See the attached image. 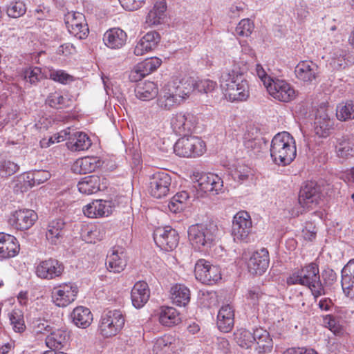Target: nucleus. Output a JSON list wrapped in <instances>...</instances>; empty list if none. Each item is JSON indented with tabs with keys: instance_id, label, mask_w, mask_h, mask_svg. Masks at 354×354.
Segmentation results:
<instances>
[{
	"instance_id": "aec40b11",
	"label": "nucleus",
	"mask_w": 354,
	"mask_h": 354,
	"mask_svg": "<svg viewBox=\"0 0 354 354\" xmlns=\"http://www.w3.org/2000/svg\"><path fill=\"white\" fill-rule=\"evenodd\" d=\"M269 263L268 251L266 248H262L252 254L248 261V267L252 274L261 275L266 271Z\"/></svg>"
},
{
	"instance_id": "cd10ccee",
	"label": "nucleus",
	"mask_w": 354,
	"mask_h": 354,
	"mask_svg": "<svg viewBox=\"0 0 354 354\" xmlns=\"http://www.w3.org/2000/svg\"><path fill=\"white\" fill-rule=\"evenodd\" d=\"M149 296L150 290L148 284L143 281H138L131 290L132 304L136 308H140L148 301Z\"/></svg>"
},
{
	"instance_id": "69168bd1",
	"label": "nucleus",
	"mask_w": 354,
	"mask_h": 354,
	"mask_svg": "<svg viewBox=\"0 0 354 354\" xmlns=\"http://www.w3.org/2000/svg\"><path fill=\"white\" fill-rule=\"evenodd\" d=\"M168 207L171 212L176 213L183 210L185 208V204L174 196L168 204Z\"/></svg>"
},
{
	"instance_id": "393cba45",
	"label": "nucleus",
	"mask_w": 354,
	"mask_h": 354,
	"mask_svg": "<svg viewBox=\"0 0 354 354\" xmlns=\"http://www.w3.org/2000/svg\"><path fill=\"white\" fill-rule=\"evenodd\" d=\"M113 208L109 201L96 200L83 209L84 215L89 218L107 216L112 213Z\"/></svg>"
},
{
	"instance_id": "5701e85b",
	"label": "nucleus",
	"mask_w": 354,
	"mask_h": 354,
	"mask_svg": "<svg viewBox=\"0 0 354 354\" xmlns=\"http://www.w3.org/2000/svg\"><path fill=\"white\" fill-rule=\"evenodd\" d=\"M160 41V35L156 31H150L145 34L137 43L134 54L137 56L154 50Z\"/></svg>"
},
{
	"instance_id": "680f3d73",
	"label": "nucleus",
	"mask_w": 354,
	"mask_h": 354,
	"mask_svg": "<svg viewBox=\"0 0 354 354\" xmlns=\"http://www.w3.org/2000/svg\"><path fill=\"white\" fill-rule=\"evenodd\" d=\"M256 72L266 87H267V85L274 80L268 75L261 64H257Z\"/></svg>"
},
{
	"instance_id": "dca6fc26",
	"label": "nucleus",
	"mask_w": 354,
	"mask_h": 354,
	"mask_svg": "<svg viewBox=\"0 0 354 354\" xmlns=\"http://www.w3.org/2000/svg\"><path fill=\"white\" fill-rule=\"evenodd\" d=\"M64 270L62 263L50 258L41 261L36 268L37 276L41 279H53L61 276Z\"/></svg>"
},
{
	"instance_id": "a878e982",
	"label": "nucleus",
	"mask_w": 354,
	"mask_h": 354,
	"mask_svg": "<svg viewBox=\"0 0 354 354\" xmlns=\"http://www.w3.org/2000/svg\"><path fill=\"white\" fill-rule=\"evenodd\" d=\"M216 324L218 328L223 333L232 330L234 324V312L230 305H225L221 308L218 313Z\"/></svg>"
},
{
	"instance_id": "c9c22d12",
	"label": "nucleus",
	"mask_w": 354,
	"mask_h": 354,
	"mask_svg": "<svg viewBox=\"0 0 354 354\" xmlns=\"http://www.w3.org/2000/svg\"><path fill=\"white\" fill-rule=\"evenodd\" d=\"M136 95L138 98L147 101L154 98L158 93L157 85L153 82H145L139 83L135 89Z\"/></svg>"
},
{
	"instance_id": "de8ad7c7",
	"label": "nucleus",
	"mask_w": 354,
	"mask_h": 354,
	"mask_svg": "<svg viewBox=\"0 0 354 354\" xmlns=\"http://www.w3.org/2000/svg\"><path fill=\"white\" fill-rule=\"evenodd\" d=\"M9 319L10 324L12 326L13 330L17 333H21L26 328L24 315L20 309H14L9 313Z\"/></svg>"
},
{
	"instance_id": "6e6d98bb",
	"label": "nucleus",
	"mask_w": 354,
	"mask_h": 354,
	"mask_svg": "<svg viewBox=\"0 0 354 354\" xmlns=\"http://www.w3.org/2000/svg\"><path fill=\"white\" fill-rule=\"evenodd\" d=\"M26 7L22 1H15L11 3L7 8V14L12 18H17L26 13Z\"/></svg>"
},
{
	"instance_id": "473e14b6",
	"label": "nucleus",
	"mask_w": 354,
	"mask_h": 354,
	"mask_svg": "<svg viewBox=\"0 0 354 354\" xmlns=\"http://www.w3.org/2000/svg\"><path fill=\"white\" fill-rule=\"evenodd\" d=\"M69 339L68 333L64 330L50 331L46 338V344L50 350H60L67 344Z\"/></svg>"
},
{
	"instance_id": "9d476101",
	"label": "nucleus",
	"mask_w": 354,
	"mask_h": 354,
	"mask_svg": "<svg viewBox=\"0 0 354 354\" xmlns=\"http://www.w3.org/2000/svg\"><path fill=\"white\" fill-rule=\"evenodd\" d=\"M153 239L161 250L171 251L176 248L179 241L177 232L170 227H158L153 232Z\"/></svg>"
},
{
	"instance_id": "7ed1b4c3",
	"label": "nucleus",
	"mask_w": 354,
	"mask_h": 354,
	"mask_svg": "<svg viewBox=\"0 0 354 354\" xmlns=\"http://www.w3.org/2000/svg\"><path fill=\"white\" fill-rule=\"evenodd\" d=\"M287 283L306 286L315 297L325 293L320 280L319 266L314 262L310 263L293 272L287 278Z\"/></svg>"
},
{
	"instance_id": "f03ea898",
	"label": "nucleus",
	"mask_w": 354,
	"mask_h": 354,
	"mask_svg": "<svg viewBox=\"0 0 354 354\" xmlns=\"http://www.w3.org/2000/svg\"><path fill=\"white\" fill-rule=\"evenodd\" d=\"M270 156L277 165H288L297 156L295 140L287 131L276 134L272 140Z\"/></svg>"
},
{
	"instance_id": "4468645a",
	"label": "nucleus",
	"mask_w": 354,
	"mask_h": 354,
	"mask_svg": "<svg viewBox=\"0 0 354 354\" xmlns=\"http://www.w3.org/2000/svg\"><path fill=\"white\" fill-rule=\"evenodd\" d=\"M37 213L29 209L16 211L9 219L10 224L18 230H27L30 228L37 220Z\"/></svg>"
},
{
	"instance_id": "49530a36",
	"label": "nucleus",
	"mask_w": 354,
	"mask_h": 354,
	"mask_svg": "<svg viewBox=\"0 0 354 354\" xmlns=\"http://www.w3.org/2000/svg\"><path fill=\"white\" fill-rule=\"evenodd\" d=\"M23 75L27 82L35 85L44 78L41 68L37 66L25 68L23 71Z\"/></svg>"
},
{
	"instance_id": "4c0bfd02",
	"label": "nucleus",
	"mask_w": 354,
	"mask_h": 354,
	"mask_svg": "<svg viewBox=\"0 0 354 354\" xmlns=\"http://www.w3.org/2000/svg\"><path fill=\"white\" fill-rule=\"evenodd\" d=\"M106 265L109 272L120 273L124 270L127 266V261L123 252L118 253L116 251H113L107 256Z\"/></svg>"
},
{
	"instance_id": "6ab92c4d",
	"label": "nucleus",
	"mask_w": 354,
	"mask_h": 354,
	"mask_svg": "<svg viewBox=\"0 0 354 354\" xmlns=\"http://www.w3.org/2000/svg\"><path fill=\"white\" fill-rule=\"evenodd\" d=\"M66 25L69 32L80 39L85 38L88 34V28L85 23L84 15L80 12L68 15Z\"/></svg>"
},
{
	"instance_id": "1a4fd4ad",
	"label": "nucleus",
	"mask_w": 354,
	"mask_h": 354,
	"mask_svg": "<svg viewBox=\"0 0 354 354\" xmlns=\"http://www.w3.org/2000/svg\"><path fill=\"white\" fill-rule=\"evenodd\" d=\"M171 176L165 171L154 173L150 178L149 192L156 198H162L169 192Z\"/></svg>"
},
{
	"instance_id": "72a5a7b5",
	"label": "nucleus",
	"mask_w": 354,
	"mask_h": 354,
	"mask_svg": "<svg viewBox=\"0 0 354 354\" xmlns=\"http://www.w3.org/2000/svg\"><path fill=\"white\" fill-rule=\"evenodd\" d=\"M181 103V99L177 98L170 91L168 85H165L162 89L157 100L158 107L164 110H171Z\"/></svg>"
},
{
	"instance_id": "f257e3e1",
	"label": "nucleus",
	"mask_w": 354,
	"mask_h": 354,
	"mask_svg": "<svg viewBox=\"0 0 354 354\" xmlns=\"http://www.w3.org/2000/svg\"><path fill=\"white\" fill-rule=\"evenodd\" d=\"M241 69L224 71L220 77L221 87L225 97L230 102L245 101L250 96L249 85Z\"/></svg>"
},
{
	"instance_id": "e433bc0d",
	"label": "nucleus",
	"mask_w": 354,
	"mask_h": 354,
	"mask_svg": "<svg viewBox=\"0 0 354 354\" xmlns=\"http://www.w3.org/2000/svg\"><path fill=\"white\" fill-rule=\"evenodd\" d=\"M64 225V222L60 218L49 223L46 229V237L51 244H57L62 237Z\"/></svg>"
},
{
	"instance_id": "052dcab7",
	"label": "nucleus",
	"mask_w": 354,
	"mask_h": 354,
	"mask_svg": "<svg viewBox=\"0 0 354 354\" xmlns=\"http://www.w3.org/2000/svg\"><path fill=\"white\" fill-rule=\"evenodd\" d=\"M324 324L328 326L330 330L333 331L335 333L340 331L341 326L338 323L337 319L335 316L328 315L324 317Z\"/></svg>"
},
{
	"instance_id": "a19ab883",
	"label": "nucleus",
	"mask_w": 354,
	"mask_h": 354,
	"mask_svg": "<svg viewBox=\"0 0 354 354\" xmlns=\"http://www.w3.org/2000/svg\"><path fill=\"white\" fill-rule=\"evenodd\" d=\"M160 322L166 326L178 324L180 318L177 310L172 307H164L161 309L159 316Z\"/></svg>"
},
{
	"instance_id": "f3484780",
	"label": "nucleus",
	"mask_w": 354,
	"mask_h": 354,
	"mask_svg": "<svg viewBox=\"0 0 354 354\" xmlns=\"http://www.w3.org/2000/svg\"><path fill=\"white\" fill-rule=\"evenodd\" d=\"M223 182L221 177L214 174H202L197 180L194 187L203 193L218 194L223 189Z\"/></svg>"
},
{
	"instance_id": "58836bf2",
	"label": "nucleus",
	"mask_w": 354,
	"mask_h": 354,
	"mask_svg": "<svg viewBox=\"0 0 354 354\" xmlns=\"http://www.w3.org/2000/svg\"><path fill=\"white\" fill-rule=\"evenodd\" d=\"M167 10V4L165 0H156L153 7L149 10L147 17L146 23L149 26L160 24V20L165 15Z\"/></svg>"
},
{
	"instance_id": "0e129e2a",
	"label": "nucleus",
	"mask_w": 354,
	"mask_h": 354,
	"mask_svg": "<svg viewBox=\"0 0 354 354\" xmlns=\"http://www.w3.org/2000/svg\"><path fill=\"white\" fill-rule=\"evenodd\" d=\"M37 325L35 326L34 330L36 333H50L52 330V327L50 326L49 323L46 320H39L38 321Z\"/></svg>"
},
{
	"instance_id": "423d86ee",
	"label": "nucleus",
	"mask_w": 354,
	"mask_h": 354,
	"mask_svg": "<svg viewBox=\"0 0 354 354\" xmlns=\"http://www.w3.org/2000/svg\"><path fill=\"white\" fill-rule=\"evenodd\" d=\"M124 322V317L120 310L104 311L100 322V333L104 337L115 336L123 328Z\"/></svg>"
},
{
	"instance_id": "7c9ffc66",
	"label": "nucleus",
	"mask_w": 354,
	"mask_h": 354,
	"mask_svg": "<svg viewBox=\"0 0 354 354\" xmlns=\"http://www.w3.org/2000/svg\"><path fill=\"white\" fill-rule=\"evenodd\" d=\"M127 35L120 28H115L107 30L103 37L105 45L113 49L122 48L126 43Z\"/></svg>"
},
{
	"instance_id": "412c9836",
	"label": "nucleus",
	"mask_w": 354,
	"mask_h": 354,
	"mask_svg": "<svg viewBox=\"0 0 354 354\" xmlns=\"http://www.w3.org/2000/svg\"><path fill=\"white\" fill-rule=\"evenodd\" d=\"M50 177V174L47 171H36L32 174H27L18 177L16 186H19L21 192H26L28 188L46 182Z\"/></svg>"
},
{
	"instance_id": "c85d7f7f",
	"label": "nucleus",
	"mask_w": 354,
	"mask_h": 354,
	"mask_svg": "<svg viewBox=\"0 0 354 354\" xmlns=\"http://www.w3.org/2000/svg\"><path fill=\"white\" fill-rule=\"evenodd\" d=\"M296 77L304 82H311L318 75V66L311 61L299 62L295 69Z\"/></svg>"
},
{
	"instance_id": "6e6552de",
	"label": "nucleus",
	"mask_w": 354,
	"mask_h": 354,
	"mask_svg": "<svg viewBox=\"0 0 354 354\" xmlns=\"http://www.w3.org/2000/svg\"><path fill=\"white\" fill-rule=\"evenodd\" d=\"M266 88L272 97L280 102H289L296 97L295 88L283 80L274 79L267 85Z\"/></svg>"
},
{
	"instance_id": "f704fd0d",
	"label": "nucleus",
	"mask_w": 354,
	"mask_h": 354,
	"mask_svg": "<svg viewBox=\"0 0 354 354\" xmlns=\"http://www.w3.org/2000/svg\"><path fill=\"white\" fill-rule=\"evenodd\" d=\"M73 324L79 328L88 327L93 321V315L88 308L76 307L71 313Z\"/></svg>"
},
{
	"instance_id": "0eeeda50",
	"label": "nucleus",
	"mask_w": 354,
	"mask_h": 354,
	"mask_svg": "<svg viewBox=\"0 0 354 354\" xmlns=\"http://www.w3.org/2000/svg\"><path fill=\"white\" fill-rule=\"evenodd\" d=\"M194 274L198 281L207 285L214 284L221 279L218 268L203 259L196 263Z\"/></svg>"
},
{
	"instance_id": "5fc2aeb1",
	"label": "nucleus",
	"mask_w": 354,
	"mask_h": 354,
	"mask_svg": "<svg viewBox=\"0 0 354 354\" xmlns=\"http://www.w3.org/2000/svg\"><path fill=\"white\" fill-rule=\"evenodd\" d=\"M254 24L249 19H242L237 25L235 32L241 37H248L254 30Z\"/></svg>"
},
{
	"instance_id": "8fccbe9b",
	"label": "nucleus",
	"mask_w": 354,
	"mask_h": 354,
	"mask_svg": "<svg viewBox=\"0 0 354 354\" xmlns=\"http://www.w3.org/2000/svg\"><path fill=\"white\" fill-rule=\"evenodd\" d=\"M69 99L66 98L59 93H50L46 100V103L54 109H64L69 106Z\"/></svg>"
},
{
	"instance_id": "c03bdc74",
	"label": "nucleus",
	"mask_w": 354,
	"mask_h": 354,
	"mask_svg": "<svg viewBox=\"0 0 354 354\" xmlns=\"http://www.w3.org/2000/svg\"><path fill=\"white\" fill-rule=\"evenodd\" d=\"M337 118L340 121L354 119V102L348 101L337 105L336 109Z\"/></svg>"
},
{
	"instance_id": "864d4df0",
	"label": "nucleus",
	"mask_w": 354,
	"mask_h": 354,
	"mask_svg": "<svg viewBox=\"0 0 354 354\" xmlns=\"http://www.w3.org/2000/svg\"><path fill=\"white\" fill-rule=\"evenodd\" d=\"M19 169V165L10 160L0 161V176L1 177L10 176L16 173Z\"/></svg>"
},
{
	"instance_id": "79ce46f5",
	"label": "nucleus",
	"mask_w": 354,
	"mask_h": 354,
	"mask_svg": "<svg viewBox=\"0 0 354 354\" xmlns=\"http://www.w3.org/2000/svg\"><path fill=\"white\" fill-rule=\"evenodd\" d=\"M336 152L339 157L343 158L354 156V143L347 137L343 136L337 140Z\"/></svg>"
},
{
	"instance_id": "e2e57ef3",
	"label": "nucleus",
	"mask_w": 354,
	"mask_h": 354,
	"mask_svg": "<svg viewBox=\"0 0 354 354\" xmlns=\"http://www.w3.org/2000/svg\"><path fill=\"white\" fill-rule=\"evenodd\" d=\"M76 52L75 47L71 43H66L61 45L57 50L58 55L65 56L72 55Z\"/></svg>"
},
{
	"instance_id": "c756f323",
	"label": "nucleus",
	"mask_w": 354,
	"mask_h": 354,
	"mask_svg": "<svg viewBox=\"0 0 354 354\" xmlns=\"http://www.w3.org/2000/svg\"><path fill=\"white\" fill-rule=\"evenodd\" d=\"M68 141L66 145L71 151H80L87 150L91 146V140L87 134L77 131L73 134L68 133Z\"/></svg>"
},
{
	"instance_id": "09e8293b",
	"label": "nucleus",
	"mask_w": 354,
	"mask_h": 354,
	"mask_svg": "<svg viewBox=\"0 0 354 354\" xmlns=\"http://www.w3.org/2000/svg\"><path fill=\"white\" fill-rule=\"evenodd\" d=\"M162 61L158 57H151L146 59L137 64L138 70L145 75V76L156 71L160 65Z\"/></svg>"
},
{
	"instance_id": "9b49d317",
	"label": "nucleus",
	"mask_w": 354,
	"mask_h": 354,
	"mask_svg": "<svg viewBox=\"0 0 354 354\" xmlns=\"http://www.w3.org/2000/svg\"><path fill=\"white\" fill-rule=\"evenodd\" d=\"M252 229V221L246 212H239L232 222V235L235 241H247Z\"/></svg>"
},
{
	"instance_id": "bf43d9fd",
	"label": "nucleus",
	"mask_w": 354,
	"mask_h": 354,
	"mask_svg": "<svg viewBox=\"0 0 354 354\" xmlns=\"http://www.w3.org/2000/svg\"><path fill=\"white\" fill-rule=\"evenodd\" d=\"M146 0H119L121 6L127 10H136L141 8Z\"/></svg>"
},
{
	"instance_id": "3c124183",
	"label": "nucleus",
	"mask_w": 354,
	"mask_h": 354,
	"mask_svg": "<svg viewBox=\"0 0 354 354\" xmlns=\"http://www.w3.org/2000/svg\"><path fill=\"white\" fill-rule=\"evenodd\" d=\"M194 89L201 93L211 95L217 89V83L209 79L200 80L194 82Z\"/></svg>"
},
{
	"instance_id": "a18cd8bd",
	"label": "nucleus",
	"mask_w": 354,
	"mask_h": 354,
	"mask_svg": "<svg viewBox=\"0 0 354 354\" xmlns=\"http://www.w3.org/2000/svg\"><path fill=\"white\" fill-rule=\"evenodd\" d=\"M234 339L236 344L245 348H248L254 344V337L252 332L245 329H239L234 333Z\"/></svg>"
},
{
	"instance_id": "a211bd4d",
	"label": "nucleus",
	"mask_w": 354,
	"mask_h": 354,
	"mask_svg": "<svg viewBox=\"0 0 354 354\" xmlns=\"http://www.w3.org/2000/svg\"><path fill=\"white\" fill-rule=\"evenodd\" d=\"M325 106H320L317 109L314 123V131L320 138H326L330 133L333 122L330 120Z\"/></svg>"
},
{
	"instance_id": "4d7b16f0",
	"label": "nucleus",
	"mask_w": 354,
	"mask_h": 354,
	"mask_svg": "<svg viewBox=\"0 0 354 354\" xmlns=\"http://www.w3.org/2000/svg\"><path fill=\"white\" fill-rule=\"evenodd\" d=\"M257 347L256 348L258 350L259 353H267L270 352L272 348V340L270 337L269 333L267 332V338L263 337L259 339L257 343Z\"/></svg>"
},
{
	"instance_id": "37998d69",
	"label": "nucleus",
	"mask_w": 354,
	"mask_h": 354,
	"mask_svg": "<svg viewBox=\"0 0 354 354\" xmlns=\"http://www.w3.org/2000/svg\"><path fill=\"white\" fill-rule=\"evenodd\" d=\"M342 286L346 290L354 288V259L348 261L342 271Z\"/></svg>"
},
{
	"instance_id": "ddd939ff",
	"label": "nucleus",
	"mask_w": 354,
	"mask_h": 354,
	"mask_svg": "<svg viewBox=\"0 0 354 354\" xmlns=\"http://www.w3.org/2000/svg\"><path fill=\"white\" fill-rule=\"evenodd\" d=\"M77 294V288L71 283H63L54 288L53 299L59 307H66L75 301Z\"/></svg>"
},
{
	"instance_id": "2eb2a0df",
	"label": "nucleus",
	"mask_w": 354,
	"mask_h": 354,
	"mask_svg": "<svg viewBox=\"0 0 354 354\" xmlns=\"http://www.w3.org/2000/svg\"><path fill=\"white\" fill-rule=\"evenodd\" d=\"M320 198L319 188L315 182L306 183L299 194V204L304 209L311 208L318 203Z\"/></svg>"
},
{
	"instance_id": "20e7f679",
	"label": "nucleus",
	"mask_w": 354,
	"mask_h": 354,
	"mask_svg": "<svg viewBox=\"0 0 354 354\" xmlns=\"http://www.w3.org/2000/svg\"><path fill=\"white\" fill-rule=\"evenodd\" d=\"M217 232L218 227L214 222L192 225L187 232L192 245L201 251H205L214 245Z\"/></svg>"
},
{
	"instance_id": "603ef678",
	"label": "nucleus",
	"mask_w": 354,
	"mask_h": 354,
	"mask_svg": "<svg viewBox=\"0 0 354 354\" xmlns=\"http://www.w3.org/2000/svg\"><path fill=\"white\" fill-rule=\"evenodd\" d=\"M171 342L165 337L157 339L153 346L152 354H171Z\"/></svg>"
},
{
	"instance_id": "f8f14e48",
	"label": "nucleus",
	"mask_w": 354,
	"mask_h": 354,
	"mask_svg": "<svg viewBox=\"0 0 354 354\" xmlns=\"http://www.w3.org/2000/svg\"><path fill=\"white\" fill-rule=\"evenodd\" d=\"M171 125L177 135L187 136L195 127V116L190 113H177L171 118Z\"/></svg>"
},
{
	"instance_id": "774afa93",
	"label": "nucleus",
	"mask_w": 354,
	"mask_h": 354,
	"mask_svg": "<svg viewBox=\"0 0 354 354\" xmlns=\"http://www.w3.org/2000/svg\"><path fill=\"white\" fill-rule=\"evenodd\" d=\"M70 77L68 74L62 71H53L50 73V78L52 80L62 84H65Z\"/></svg>"
},
{
	"instance_id": "39448f33",
	"label": "nucleus",
	"mask_w": 354,
	"mask_h": 354,
	"mask_svg": "<svg viewBox=\"0 0 354 354\" xmlns=\"http://www.w3.org/2000/svg\"><path fill=\"white\" fill-rule=\"evenodd\" d=\"M174 150L180 157L196 158L205 151V144L196 136H183L175 143Z\"/></svg>"
},
{
	"instance_id": "13d9d810",
	"label": "nucleus",
	"mask_w": 354,
	"mask_h": 354,
	"mask_svg": "<svg viewBox=\"0 0 354 354\" xmlns=\"http://www.w3.org/2000/svg\"><path fill=\"white\" fill-rule=\"evenodd\" d=\"M265 145L266 144L262 141V139H250L245 142V147L254 153L261 151Z\"/></svg>"
},
{
	"instance_id": "4be33fe9",
	"label": "nucleus",
	"mask_w": 354,
	"mask_h": 354,
	"mask_svg": "<svg viewBox=\"0 0 354 354\" xmlns=\"http://www.w3.org/2000/svg\"><path fill=\"white\" fill-rule=\"evenodd\" d=\"M19 250V243L14 236L0 233V261L15 257Z\"/></svg>"
},
{
	"instance_id": "2f4dec72",
	"label": "nucleus",
	"mask_w": 354,
	"mask_h": 354,
	"mask_svg": "<svg viewBox=\"0 0 354 354\" xmlns=\"http://www.w3.org/2000/svg\"><path fill=\"white\" fill-rule=\"evenodd\" d=\"M79 191L84 194H92L106 187L101 178L97 175L88 176L83 178L77 184Z\"/></svg>"
},
{
	"instance_id": "ea45409f",
	"label": "nucleus",
	"mask_w": 354,
	"mask_h": 354,
	"mask_svg": "<svg viewBox=\"0 0 354 354\" xmlns=\"http://www.w3.org/2000/svg\"><path fill=\"white\" fill-rule=\"evenodd\" d=\"M171 299L179 306H185L190 300V291L183 284H176L171 289Z\"/></svg>"
},
{
	"instance_id": "b1692460",
	"label": "nucleus",
	"mask_w": 354,
	"mask_h": 354,
	"mask_svg": "<svg viewBox=\"0 0 354 354\" xmlns=\"http://www.w3.org/2000/svg\"><path fill=\"white\" fill-rule=\"evenodd\" d=\"M170 91L181 102L194 90V81L191 77L174 80L167 84Z\"/></svg>"
},
{
	"instance_id": "338daca9",
	"label": "nucleus",
	"mask_w": 354,
	"mask_h": 354,
	"mask_svg": "<svg viewBox=\"0 0 354 354\" xmlns=\"http://www.w3.org/2000/svg\"><path fill=\"white\" fill-rule=\"evenodd\" d=\"M282 354H318L313 348H290L285 351Z\"/></svg>"
},
{
	"instance_id": "bb28decb",
	"label": "nucleus",
	"mask_w": 354,
	"mask_h": 354,
	"mask_svg": "<svg viewBox=\"0 0 354 354\" xmlns=\"http://www.w3.org/2000/svg\"><path fill=\"white\" fill-rule=\"evenodd\" d=\"M102 165V162L98 157L86 156L77 159L72 165V170L79 174L91 173L100 168Z\"/></svg>"
}]
</instances>
